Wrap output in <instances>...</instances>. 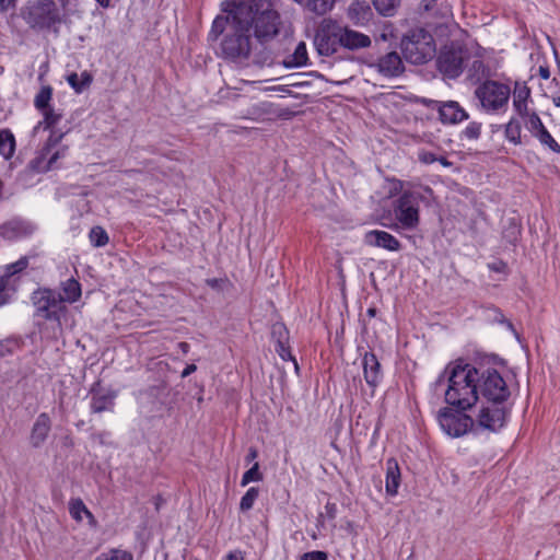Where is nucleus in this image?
<instances>
[{
    "mask_svg": "<svg viewBox=\"0 0 560 560\" xmlns=\"http://www.w3.org/2000/svg\"><path fill=\"white\" fill-rule=\"evenodd\" d=\"M276 0H226L222 9L226 18L218 16L212 24L211 35L218 37L228 30L221 40V55L233 61L247 59L253 50L255 38L264 44L273 39L280 31V15L276 10Z\"/></svg>",
    "mask_w": 560,
    "mask_h": 560,
    "instance_id": "obj_1",
    "label": "nucleus"
},
{
    "mask_svg": "<svg viewBox=\"0 0 560 560\" xmlns=\"http://www.w3.org/2000/svg\"><path fill=\"white\" fill-rule=\"evenodd\" d=\"M478 369L471 364H448L436 380L435 387L447 383L445 401L462 410L471 408L479 398Z\"/></svg>",
    "mask_w": 560,
    "mask_h": 560,
    "instance_id": "obj_2",
    "label": "nucleus"
},
{
    "mask_svg": "<svg viewBox=\"0 0 560 560\" xmlns=\"http://www.w3.org/2000/svg\"><path fill=\"white\" fill-rule=\"evenodd\" d=\"M401 51L407 61L424 63L435 55L433 36L421 27L410 30L401 39Z\"/></svg>",
    "mask_w": 560,
    "mask_h": 560,
    "instance_id": "obj_3",
    "label": "nucleus"
},
{
    "mask_svg": "<svg viewBox=\"0 0 560 560\" xmlns=\"http://www.w3.org/2000/svg\"><path fill=\"white\" fill-rule=\"evenodd\" d=\"M475 96L483 110L495 113L508 105L511 89L504 83L487 80L476 88Z\"/></svg>",
    "mask_w": 560,
    "mask_h": 560,
    "instance_id": "obj_4",
    "label": "nucleus"
},
{
    "mask_svg": "<svg viewBox=\"0 0 560 560\" xmlns=\"http://www.w3.org/2000/svg\"><path fill=\"white\" fill-rule=\"evenodd\" d=\"M422 195L413 190H405L393 203L395 219L405 230H415L420 222L419 203Z\"/></svg>",
    "mask_w": 560,
    "mask_h": 560,
    "instance_id": "obj_5",
    "label": "nucleus"
},
{
    "mask_svg": "<svg viewBox=\"0 0 560 560\" xmlns=\"http://www.w3.org/2000/svg\"><path fill=\"white\" fill-rule=\"evenodd\" d=\"M341 25L330 19L326 18L318 24L315 36L314 46L320 56H331L338 52L341 47Z\"/></svg>",
    "mask_w": 560,
    "mask_h": 560,
    "instance_id": "obj_6",
    "label": "nucleus"
},
{
    "mask_svg": "<svg viewBox=\"0 0 560 560\" xmlns=\"http://www.w3.org/2000/svg\"><path fill=\"white\" fill-rule=\"evenodd\" d=\"M478 374L479 393L486 401L506 402L510 389L501 374L494 369H478Z\"/></svg>",
    "mask_w": 560,
    "mask_h": 560,
    "instance_id": "obj_7",
    "label": "nucleus"
},
{
    "mask_svg": "<svg viewBox=\"0 0 560 560\" xmlns=\"http://www.w3.org/2000/svg\"><path fill=\"white\" fill-rule=\"evenodd\" d=\"M36 315L49 320H59L65 310L60 293L50 289H39L32 295Z\"/></svg>",
    "mask_w": 560,
    "mask_h": 560,
    "instance_id": "obj_8",
    "label": "nucleus"
},
{
    "mask_svg": "<svg viewBox=\"0 0 560 560\" xmlns=\"http://www.w3.org/2000/svg\"><path fill=\"white\" fill-rule=\"evenodd\" d=\"M441 429L451 438H460L474 427L471 417L458 410L443 408L438 415Z\"/></svg>",
    "mask_w": 560,
    "mask_h": 560,
    "instance_id": "obj_9",
    "label": "nucleus"
},
{
    "mask_svg": "<svg viewBox=\"0 0 560 560\" xmlns=\"http://www.w3.org/2000/svg\"><path fill=\"white\" fill-rule=\"evenodd\" d=\"M24 19L32 27L48 28L59 21V15L54 1L40 0L27 8Z\"/></svg>",
    "mask_w": 560,
    "mask_h": 560,
    "instance_id": "obj_10",
    "label": "nucleus"
},
{
    "mask_svg": "<svg viewBox=\"0 0 560 560\" xmlns=\"http://www.w3.org/2000/svg\"><path fill=\"white\" fill-rule=\"evenodd\" d=\"M509 410L505 402L485 401L477 415V424L481 429L497 432L505 424Z\"/></svg>",
    "mask_w": 560,
    "mask_h": 560,
    "instance_id": "obj_11",
    "label": "nucleus"
},
{
    "mask_svg": "<svg viewBox=\"0 0 560 560\" xmlns=\"http://www.w3.org/2000/svg\"><path fill=\"white\" fill-rule=\"evenodd\" d=\"M63 133L56 135V132H51L46 145L40 150L39 155L35 159V167L39 172H48L55 167L56 162L59 159H62L67 154L68 147L63 145L56 151L52 152V149L57 147Z\"/></svg>",
    "mask_w": 560,
    "mask_h": 560,
    "instance_id": "obj_12",
    "label": "nucleus"
},
{
    "mask_svg": "<svg viewBox=\"0 0 560 560\" xmlns=\"http://www.w3.org/2000/svg\"><path fill=\"white\" fill-rule=\"evenodd\" d=\"M464 51L460 48L445 47L438 57L439 70L451 79L463 71Z\"/></svg>",
    "mask_w": 560,
    "mask_h": 560,
    "instance_id": "obj_13",
    "label": "nucleus"
},
{
    "mask_svg": "<svg viewBox=\"0 0 560 560\" xmlns=\"http://www.w3.org/2000/svg\"><path fill=\"white\" fill-rule=\"evenodd\" d=\"M370 68L376 69L385 78L398 77L405 69L402 60L396 51H390L381 57L376 62L371 63Z\"/></svg>",
    "mask_w": 560,
    "mask_h": 560,
    "instance_id": "obj_14",
    "label": "nucleus"
},
{
    "mask_svg": "<svg viewBox=\"0 0 560 560\" xmlns=\"http://www.w3.org/2000/svg\"><path fill=\"white\" fill-rule=\"evenodd\" d=\"M341 47L348 50H359L371 46L369 35L354 31L348 26H341Z\"/></svg>",
    "mask_w": 560,
    "mask_h": 560,
    "instance_id": "obj_15",
    "label": "nucleus"
},
{
    "mask_svg": "<svg viewBox=\"0 0 560 560\" xmlns=\"http://www.w3.org/2000/svg\"><path fill=\"white\" fill-rule=\"evenodd\" d=\"M373 11L364 0L353 1L348 10L347 16L355 26H366L373 19Z\"/></svg>",
    "mask_w": 560,
    "mask_h": 560,
    "instance_id": "obj_16",
    "label": "nucleus"
},
{
    "mask_svg": "<svg viewBox=\"0 0 560 560\" xmlns=\"http://www.w3.org/2000/svg\"><path fill=\"white\" fill-rule=\"evenodd\" d=\"M364 242L370 246L382 247L392 252L400 249V242L385 231L373 230L368 232L364 236Z\"/></svg>",
    "mask_w": 560,
    "mask_h": 560,
    "instance_id": "obj_17",
    "label": "nucleus"
},
{
    "mask_svg": "<svg viewBox=\"0 0 560 560\" xmlns=\"http://www.w3.org/2000/svg\"><path fill=\"white\" fill-rule=\"evenodd\" d=\"M439 114L443 124H458L468 119L467 112L455 101L441 103Z\"/></svg>",
    "mask_w": 560,
    "mask_h": 560,
    "instance_id": "obj_18",
    "label": "nucleus"
},
{
    "mask_svg": "<svg viewBox=\"0 0 560 560\" xmlns=\"http://www.w3.org/2000/svg\"><path fill=\"white\" fill-rule=\"evenodd\" d=\"M362 366L365 382L372 388H375L382 377L381 364L376 355L372 352H365L362 359Z\"/></svg>",
    "mask_w": 560,
    "mask_h": 560,
    "instance_id": "obj_19",
    "label": "nucleus"
},
{
    "mask_svg": "<svg viewBox=\"0 0 560 560\" xmlns=\"http://www.w3.org/2000/svg\"><path fill=\"white\" fill-rule=\"evenodd\" d=\"M513 107L515 112L523 118L528 115V101L530 98V89L525 82H515L513 89Z\"/></svg>",
    "mask_w": 560,
    "mask_h": 560,
    "instance_id": "obj_20",
    "label": "nucleus"
},
{
    "mask_svg": "<svg viewBox=\"0 0 560 560\" xmlns=\"http://www.w3.org/2000/svg\"><path fill=\"white\" fill-rule=\"evenodd\" d=\"M49 431L50 419L47 413H40L32 428L31 444L34 447H39L47 439Z\"/></svg>",
    "mask_w": 560,
    "mask_h": 560,
    "instance_id": "obj_21",
    "label": "nucleus"
},
{
    "mask_svg": "<svg viewBox=\"0 0 560 560\" xmlns=\"http://www.w3.org/2000/svg\"><path fill=\"white\" fill-rule=\"evenodd\" d=\"M272 336L277 337V348L276 351L283 360H292L295 369L298 370V363L294 358L291 355V351L287 346L288 340V331L282 324H276L272 327Z\"/></svg>",
    "mask_w": 560,
    "mask_h": 560,
    "instance_id": "obj_22",
    "label": "nucleus"
},
{
    "mask_svg": "<svg viewBox=\"0 0 560 560\" xmlns=\"http://www.w3.org/2000/svg\"><path fill=\"white\" fill-rule=\"evenodd\" d=\"M400 485V469L394 458L386 462V492L389 495H396Z\"/></svg>",
    "mask_w": 560,
    "mask_h": 560,
    "instance_id": "obj_23",
    "label": "nucleus"
},
{
    "mask_svg": "<svg viewBox=\"0 0 560 560\" xmlns=\"http://www.w3.org/2000/svg\"><path fill=\"white\" fill-rule=\"evenodd\" d=\"M308 61L307 49L304 42H300L293 54L283 61L287 68H299L306 66Z\"/></svg>",
    "mask_w": 560,
    "mask_h": 560,
    "instance_id": "obj_24",
    "label": "nucleus"
},
{
    "mask_svg": "<svg viewBox=\"0 0 560 560\" xmlns=\"http://www.w3.org/2000/svg\"><path fill=\"white\" fill-rule=\"evenodd\" d=\"M61 290L62 293H60V298L63 305L66 302L74 303L81 296V285L73 278H70L67 281L62 282Z\"/></svg>",
    "mask_w": 560,
    "mask_h": 560,
    "instance_id": "obj_25",
    "label": "nucleus"
},
{
    "mask_svg": "<svg viewBox=\"0 0 560 560\" xmlns=\"http://www.w3.org/2000/svg\"><path fill=\"white\" fill-rule=\"evenodd\" d=\"M42 114L44 116V119L42 121H39L37 124V126H35L34 132H36L42 127L44 129H50V128L55 127L62 118V114L55 110L51 107H48V108L42 110Z\"/></svg>",
    "mask_w": 560,
    "mask_h": 560,
    "instance_id": "obj_26",
    "label": "nucleus"
},
{
    "mask_svg": "<svg viewBox=\"0 0 560 560\" xmlns=\"http://www.w3.org/2000/svg\"><path fill=\"white\" fill-rule=\"evenodd\" d=\"M15 150V140L13 135L8 130L0 131V154L4 159H10Z\"/></svg>",
    "mask_w": 560,
    "mask_h": 560,
    "instance_id": "obj_27",
    "label": "nucleus"
},
{
    "mask_svg": "<svg viewBox=\"0 0 560 560\" xmlns=\"http://www.w3.org/2000/svg\"><path fill=\"white\" fill-rule=\"evenodd\" d=\"M305 9L316 15H325L334 8L332 0H306Z\"/></svg>",
    "mask_w": 560,
    "mask_h": 560,
    "instance_id": "obj_28",
    "label": "nucleus"
},
{
    "mask_svg": "<svg viewBox=\"0 0 560 560\" xmlns=\"http://www.w3.org/2000/svg\"><path fill=\"white\" fill-rule=\"evenodd\" d=\"M375 10L383 16H393L399 5V0H373Z\"/></svg>",
    "mask_w": 560,
    "mask_h": 560,
    "instance_id": "obj_29",
    "label": "nucleus"
},
{
    "mask_svg": "<svg viewBox=\"0 0 560 560\" xmlns=\"http://www.w3.org/2000/svg\"><path fill=\"white\" fill-rule=\"evenodd\" d=\"M113 405H114V396L98 395V396H93L92 402H91V409L93 412L98 413V412L112 409Z\"/></svg>",
    "mask_w": 560,
    "mask_h": 560,
    "instance_id": "obj_30",
    "label": "nucleus"
},
{
    "mask_svg": "<svg viewBox=\"0 0 560 560\" xmlns=\"http://www.w3.org/2000/svg\"><path fill=\"white\" fill-rule=\"evenodd\" d=\"M52 96V89L49 85L43 86L38 94L35 96L34 105L38 110H44L49 106Z\"/></svg>",
    "mask_w": 560,
    "mask_h": 560,
    "instance_id": "obj_31",
    "label": "nucleus"
},
{
    "mask_svg": "<svg viewBox=\"0 0 560 560\" xmlns=\"http://www.w3.org/2000/svg\"><path fill=\"white\" fill-rule=\"evenodd\" d=\"M69 512L70 515L75 521H82V515H86L90 518H93L91 512L86 509L85 504L80 499L71 500L69 503Z\"/></svg>",
    "mask_w": 560,
    "mask_h": 560,
    "instance_id": "obj_32",
    "label": "nucleus"
},
{
    "mask_svg": "<svg viewBox=\"0 0 560 560\" xmlns=\"http://www.w3.org/2000/svg\"><path fill=\"white\" fill-rule=\"evenodd\" d=\"M505 137L514 144L521 143V125L517 120L511 119L505 126Z\"/></svg>",
    "mask_w": 560,
    "mask_h": 560,
    "instance_id": "obj_33",
    "label": "nucleus"
},
{
    "mask_svg": "<svg viewBox=\"0 0 560 560\" xmlns=\"http://www.w3.org/2000/svg\"><path fill=\"white\" fill-rule=\"evenodd\" d=\"M90 241L95 247L105 246L108 243V235L101 226H94L90 232Z\"/></svg>",
    "mask_w": 560,
    "mask_h": 560,
    "instance_id": "obj_34",
    "label": "nucleus"
},
{
    "mask_svg": "<svg viewBox=\"0 0 560 560\" xmlns=\"http://www.w3.org/2000/svg\"><path fill=\"white\" fill-rule=\"evenodd\" d=\"M259 490L255 487H252L247 490V492L242 497L240 509L242 512H246L250 510L258 498Z\"/></svg>",
    "mask_w": 560,
    "mask_h": 560,
    "instance_id": "obj_35",
    "label": "nucleus"
},
{
    "mask_svg": "<svg viewBox=\"0 0 560 560\" xmlns=\"http://www.w3.org/2000/svg\"><path fill=\"white\" fill-rule=\"evenodd\" d=\"M525 118H527V121H526L527 128L530 130V132L534 135V137H536L537 133H540L542 130L546 129L541 119L535 112H533V113L528 112V115H526Z\"/></svg>",
    "mask_w": 560,
    "mask_h": 560,
    "instance_id": "obj_36",
    "label": "nucleus"
},
{
    "mask_svg": "<svg viewBox=\"0 0 560 560\" xmlns=\"http://www.w3.org/2000/svg\"><path fill=\"white\" fill-rule=\"evenodd\" d=\"M536 138L542 145L548 147L556 153H560V144L552 138L547 129L542 130L540 133H537Z\"/></svg>",
    "mask_w": 560,
    "mask_h": 560,
    "instance_id": "obj_37",
    "label": "nucleus"
},
{
    "mask_svg": "<svg viewBox=\"0 0 560 560\" xmlns=\"http://www.w3.org/2000/svg\"><path fill=\"white\" fill-rule=\"evenodd\" d=\"M95 560H132L131 553L114 549L108 552L101 553L95 558Z\"/></svg>",
    "mask_w": 560,
    "mask_h": 560,
    "instance_id": "obj_38",
    "label": "nucleus"
},
{
    "mask_svg": "<svg viewBox=\"0 0 560 560\" xmlns=\"http://www.w3.org/2000/svg\"><path fill=\"white\" fill-rule=\"evenodd\" d=\"M262 476L259 472V465L258 463H255L254 466L244 472L241 481V486L245 487L252 481H259L261 480Z\"/></svg>",
    "mask_w": 560,
    "mask_h": 560,
    "instance_id": "obj_39",
    "label": "nucleus"
},
{
    "mask_svg": "<svg viewBox=\"0 0 560 560\" xmlns=\"http://www.w3.org/2000/svg\"><path fill=\"white\" fill-rule=\"evenodd\" d=\"M27 265H28V260L26 257H22L18 261H15L11 265H8L5 277H11V276L24 270L27 267Z\"/></svg>",
    "mask_w": 560,
    "mask_h": 560,
    "instance_id": "obj_40",
    "label": "nucleus"
},
{
    "mask_svg": "<svg viewBox=\"0 0 560 560\" xmlns=\"http://www.w3.org/2000/svg\"><path fill=\"white\" fill-rule=\"evenodd\" d=\"M481 132V124L472 121L470 122L465 130L463 131V135L465 138L469 140H476L479 138Z\"/></svg>",
    "mask_w": 560,
    "mask_h": 560,
    "instance_id": "obj_41",
    "label": "nucleus"
},
{
    "mask_svg": "<svg viewBox=\"0 0 560 560\" xmlns=\"http://www.w3.org/2000/svg\"><path fill=\"white\" fill-rule=\"evenodd\" d=\"M388 184V197H394L402 191L405 183L399 179H387Z\"/></svg>",
    "mask_w": 560,
    "mask_h": 560,
    "instance_id": "obj_42",
    "label": "nucleus"
},
{
    "mask_svg": "<svg viewBox=\"0 0 560 560\" xmlns=\"http://www.w3.org/2000/svg\"><path fill=\"white\" fill-rule=\"evenodd\" d=\"M67 82L69 83V85L77 92V93H81L82 92V85L80 84V78H79V74L75 73V72H72L70 73L68 77H67Z\"/></svg>",
    "mask_w": 560,
    "mask_h": 560,
    "instance_id": "obj_43",
    "label": "nucleus"
},
{
    "mask_svg": "<svg viewBox=\"0 0 560 560\" xmlns=\"http://www.w3.org/2000/svg\"><path fill=\"white\" fill-rule=\"evenodd\" d=\"M301 560H327V553L319 550L308 551L301 557Z\"/></svg>",
    "mask_w": 560,
    "mask_h": 560,
    "instance_id": "obj_44",
    "label": "nucleus"
},
{
    "mask_svg": "<svg viewBox=\"0 0 560 560\" xmlns=\"http://www.w3.org/2000/svg\"><path fill=\"white\" fill-rule=\"evenodd\" d=\"M418 159L423 164H431L438 161V156L429 151H421L418 154Z\"/></svg>",
    "mask_w": 560,
    "mask_h": 560,
    "instance_id": "obj_45",
    "label": "nucleus"
},
{
    "mask_svg": "<svg viewBox=\"0 0 560 560\" xmlns=\"http://www.w3.org/2000/svg\"><path fill=\"white\" fill-rule=\"evenodd\" d=\"M80 84L82 85V91L90 86L92 83V75L88 71H83L80 75Z\"/></svg>",
    "mask_w": 560,
    "mask_h": 560,
    "instance_id": "obj_46",
    "label": "nucleus"
},
{
    "mask_svg": "<svg viewBox=\"0 0 560 560\" xmlns=\"http://www.w3.org/2000/svg\"><path fill=\"white\" fill-rule=\"evenodd\" d=\"M8 302V294L5 292V280L0 279V306Z\"/></svg>",
    "mask_w": 560,
    "mask_h": 560,
    "instance_id": "obj_47",
    "label": "nucleus"
},
{
    "mask_svg": "<svg viewBox=\"0 0 560 560\" xmlns=\"http://www.w3.org/2000/svg\"><path fill=\"white\" fill-rule=\"evenodd\" d=\"M15 1L16 0H0V9L2 11H8L10 9L15 8Z\"/></svg>",
    "mask_w": 560,
    "mask_h": 560,
    "instance_id": "obj_48",
    "label": "nucleus"
},
{
    "mask_svg": "<svg viewBox=\"0 0 560 560\" xmlns=\"http://www.w3.org/2000/svg\"><path fill=\"white\" fill-rule=\"evenodd\" d=\"M197 370L195 364H188L182 372V377H187Z\"/></svg>",
    "mask_w": 560,
    "mask_h": 560,
    "instance_id": "obj_49",
    "label": "nucleus"
},
{
    "mask_svg": "<svg viewBox=\"0 0 560 560\" xmlns=\"http://www.w3.org/2000/svg\"><path fill=\"white\" fill-rule=\"evenodd\" d=\"M538 71H539V75H540L542 79H545V80L549 79V77H550V71H549V68H548V67H546V66H540Z\"/></svg>",
    "mask_w": 560,
    "mask_h": 560,
    "instance_id": "obj_50",
    "label": "nucleus"
},
{
    "mask_svg": "<svg viewBox=\"0 0 560 560\" xmlns=\"http://www.w3.org/2000/svg\"><path fill=\"white\" fill-rule=\"evenodd\" d=\"M438 0H422V7L425 11H431Z\"/></svg>",
    "mask_w": 560,
    "mask_h": 560,
    "instance_id": "obj_51",
    "label": "nucleus"
},
{
    "mask_svg": "<svg viewBox=\"0 0 560 560\" xmlns=\"http://www.w3.org/2000/svg\"><path fill=\"white\" fill-rule=\"evenodd\" d=\"M472 69L476 71V72H485V65L481 60H475L472 62Z\"/></svg>",
    "mask_w": 560,
    "mask_h": 560,
    "instance_id": "obj_52",
    "label": "nucleus"
},
{
    "mask_svg": "<svg viewBox=\"0 0 560 560\" xmlns=\"http://www.w3.org/2000/svg\"><path fill=\"white\" fill-rule=\"evenodd\" d=\"M436 162L441 163V165H442V166H444V167H450V166H452V165H453V163H452V162H450V161H448L446 158H444V156H440V158H438V161H436Z\"/></svg>",
    "mask_w": 560,
    "mask_h": 560,
    "instance_id": "obj_53",
    "label": "nucleus"
},
{
    "mask_svg": "<svg viewBox=\"0 0 560 560\" xmlns=\"http://www.w3.org/2000/svg\"><path fill=\"white\" fill-rule=\"evenodd\" d=\"M178 348L182 350L184 354L188 353L189 345L187 342H179Z\"/></svg>",
    "mask_w": 560,
    "mask_h": 560,
    "instance_id": "obj_54",
    "label": "nucleus"
},
{
    "mask_svg": "<svg viewBox=\"0 0 560 560\" xmlns=\"http://www.w3.org/2000/svg\"><path fill=\"white\" fill-rule=\"evenodd\" d=\"M257 457V451L255 448H250L247 455V460H254Z\"/></svg>",
    "mask_w": 560,
    "mask_h": 560,
    "instance_id": "obj_55",
    "label": "nucleus"
},
{
    "mask_svg": "<svg viewBox=\"0 0 560 560\" xmlns=\"http://www.w3.org/2000/svg\"><path fill=\"white\" fill-rule=\"evenodd\" d=\"M225 560H243L240 553L232 552L230 553Z\"/></svg>",
    "mask_w": 560,
    "mask_h": 560,
    "instance_id": "obj_56",
    "label": "nucleus"
},
{
    "mask_svg": "<svg viewBox=\"0 0 560 560\" xmlns=\"http://www.w3.org/2000/svg\"><path fill=\"white\" fill-rule=\"evenodd\" d=\"M102 8H108L110 0H95Z\"/></svg>",
    "mask_w": 560,
    "mask_h": 560,
    "instance_id": "obj_57",
    "label": "nucleus"
},
{
    "mask_svg": "<svg viewBox=\"0 0 560 560\" xmlns=\"http://www.w3.org/2000/svg\"><path fill=\"white\" fill-rule=\"evenodd\" d=\"M366 314L370 316V317H374L376 315V308L375 307H370L366 312Z\"/></svg>",
    "mask_w": 560,
    "mask_h": 560,
    "instance_id": "obj_58",
    "label": "nucleus"
},
{
    "mask_svg": "<svg viewBox=\"0 0 560 560\" xmlns=\"http://www.w3.org/2000/svg\"><path fill=\"white\" fill-rule=\"evenodd\" d=\"M552 102H553V104H555L557 107H560V96H555V97L552 98Z\"/></svg>",
    "mask_w": 560,
    "mask_h": 560,
    "instance_id": "obj_59",
    "label": "nucleus"
},
{
    "mask_svg": "<svg viewBox=\"0 0 560 560\" xmlns=\"http://www.w3.org/2000/svg\"><path fill=\"white\" fill-rule=\"evenodd\" d=\"M326 508H327V510H328L329 514L331 515V513H332L331 508H330L329 505H327Z\"/></svg>",
    "mask_w": 560,
    "mask_h": 560,
    "instance_id": "obj_60",
    "label": "nucleus"
},
{
    "mask_svg": "<svg viewBox=\"0 0 560 560\" xmlns=\"http://www.w3.org/2000/svg\"><path fill=\"white\" fill-rule=\"evenodd\" d=\"M493 269H494L495 271H499V270H500V269H499V266L493 267Z\"/></svg>",
    "mask_w": 560,
    "mask_h": 560,
    "instance_id": "obj_61",
    "label": "nucleus"
},
{
    "mask_svg": "<svg viewBox=\"0 0 560 560\" xmlns=\"http://www.w3.org/2000/svg\"><path fill=\"white\" fill-rule=\"evenodd\" d=\"M493 269H494L495 271H499V270H500V269H499V266L493 267Z\"/></svg>",
    "mask_w": 560,
    "mask_h": 560,
    "instance_id": "obj_62",
    "label": "nucleus"
},
{
    "mask_svg": "<svg viewBox=\"0 0 560 560\" xmlns=\"http://www.w3.org/2000/svg\"><path fill=\"white\" fill-rule=\"evenodd\" d=\"M332 1L335 2L336 0H332Z\"/></svg>",
    "mask_w": 560,
    "mask_h": 560,
    "instance_id": "obj_63",
    "label": "nucleus"
}]
</instances>
